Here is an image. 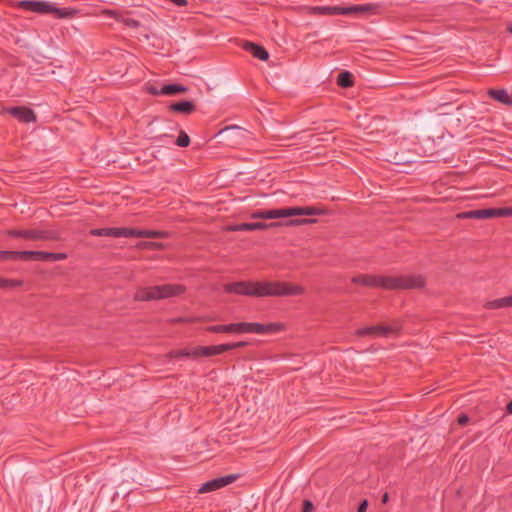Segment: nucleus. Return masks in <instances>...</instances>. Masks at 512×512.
I'll use <instances>...</instances> for the list:
<instances>
[{
	"instance_id": "obj_1",
	"label": "nucleus",
	"mask_w": 512,
	"mask_h": 512,
	"mask_svg": "<svg viewBox=\"0 0 512 512\" xmlns=\"http://www.w3.org/2000/svg\"><path fill=\"white\" fill-rule=\"evenodd\" d=\"M36 13L54 14L57 18H72L77 14V10L72 8H58L54 3L48 1H37Z\"/></svg>"
},
{
	"instance_id": "obj_2",
	"label": "nucleus",
	"mask_w": 512,
	"mask_h": 512,
	"mask_svg": "<svg viewBox=\"0 0 512 512\" xmlns=\"http://www.w3.org/2000/svg\"><path fill=\"white\" fill-rule=\"evenodd\" d=\"M238 478V475L231 474L223 477L215 478L204 483L198 490L199 493H207L223 488L233 483Z\"/></svg>"
},
{
	"instance_id": "obj_3",
	"label": "nucleus",
	"mask_w": 512,
	"mask_h": 512,
	"mask_svg": "<svg viewBox=\"0 0 512 512\" xmlns=\"http://www.w3.org/2000/svg\"><path fill=\"white\" fill-rule=\"evenodd\" d=\"M255 297L279 296V281L254 282Z\"/></svg>"
},
{
	"instance_id": "obj_4",
	"label": "nucleus",
	"mask_w": 512,
	"mask_h": 512,
	"mask_svg": "<svg viewBox=\"0 0 512 512\" xmlns=\"http://www.w3.org/2000/svg\"><path fill=\"white\" fill-rule=\"evenodd\" d=\"M224 289L229 293L246 295V296H255V288L253 281H241L228 283L224 286Z\"/></svg>"
},
{
	"instance_id": "obj_5",
	"label": "nucleus",
	"mask_w": 512,
	"mask_h": 512,
	"mask_svg": "<svg viewBox=\"0 0 512 512\" xmlns=\"http://www.w3.org/2000/svg\"><path fill=\"white\" fill-rule=\"evenodd\" d=\"M162 299L161 286L140 287L135 293V300L149 301Z\"/></svg>"
},
{
	"instance_id": "obj_6",
	"label": "nucleus",
	"mask_w": 512,
	"mask_h": 512,
	"mask_svg": "<svg viewBox=\"0 0 512 512\" xmlns=\"http://www.w3.org/2000/svg\"><path fill=\"white\" fill-rule=\"evenodd\" d=\"M388 330L389 329L386 328L385 323H379L357 329L356 335L370 337H388Z\"/></svg>"
},
{
	"instance_id": "obj_7",
	"label": "nucleus",
	"mask_w": 512,
	"mask_h": 512,
	"mask_svg": "<svg viewBox=\"0 0 512 512\" xmlns=\"http://www.w3.org/2000/svg\"><path fill=\"white\" fill-rule=\"evenodd\" d=\"M280 223H270L265 224L261 222L257 223H244L240 225H228L225 227L226 231H245V230H261V229H268V228H275L278 227Z\"/></svg>"
},
{
	"instance_id": "obj_8",
	"label": "nucleus",
	"mask_w": 512,
	"mask_h": 512,
	"mask_svg": "<svg viewBox=\"0 0 512 512\" xmlns=\"http://www.w3.org/2000/svg\"><path fill=\"white\" fill-rule=\"evenodd\" d=\"M304 292L305 288L301 285L279 281V296H298Z\"/></svg>"
},
{
	"instance_id": "obj_9",
	"label": "nucleus",
	"mask_w": 512,
	"mask_h": 512,
	"mask_svg": "<svg viewBox=\"0 0 512 512\" xmlns=\"http://www.w3.org/2000/svg\"><path fill=\"white\" fill-rule=\"evenodd\" d=\"M6 111L14 117H16L21 122L29 123L35 121L36 119L34 112L28 108L13 107L6 109Z\"/></svg>"
},
{
	"instance_id": "obj_10",
	"label": "nucleus",
	"mask_w": 512,
	"mask_h": 512,
	"mask_svg": "<svg viewBox=\"0 0 512 512\" xmlns=\"http://www.w3.org/2000/svg\"><path fill=\"white\" fill-rule=\"evenodd\" d=\"M425 281L421 275L401 276V289L422 288Z\"/></svg>"
},
{
	"instance_id": "obj_11",
	"label": "nucleus",
	"mask_w": 512,
	"mask_h": 512,
	"mask_svg": "<svg viewBox=\"0 0 512 512\" xmlns=\"http://www.w3.org/2000/svg\"><path fill=\"white\" fill-rule=\"evenodd\" d=\"M91 234L95 236L129 237V229L124 228H103L93 229Z\"/></svg>"
},
{
	"instance_id": "obj_12",
	"label": "nucleus",
	"mask_w": 512,
	"mask_h": 512,
	"mask_svg": "<svg viewBox=\"0 0 512 512\" xmlns=\"http://www.w3.org/2000/svg\"><path fill=\"white\" fill-rule=\"evenodd\" d=\"M376 5H355L348 8H342L341 14L344 15H358V14H370L375 13Z\"/></svg>"
},
{
	"instance_id": "obj_13",
	"label": "nucleus",
	"mask_w": 512,
	"mask_h": 512,
	"mask_svg": "<svg viewBox=\"0 0 512 512\" xmlns=\"http://www.w3.org/2000/svg\"><path fill=\"white\" fill-rule=\"evenodd\" d=\"M243 48L246 51L252 53L254 57L259 58L260 60L266 61L269 58L268 52L262 46H259L257 44L245 42L243 44Z\"/></svg>"
},
{
	"instance_id": "obj_14",
	"label": "nucleus",
	"mask_w": 512,
	"mask_h": 512,
	"mask_svg": "<svg viewBox=\"0 0 512 512\" xmlns=\"http://www.w3.org/2000/svg\"><path fill=\"white\" fill-rule=\"evenodd\" d=\"M377 287L401 289V276L378 277Z\"/></svg>"
},
{
	"instance_id": "obj_15",
	"label": "nucleus",
	"mask_w": 512,
	"mask_h": 512,
	"mask_svg": "<svg viewBox=\"0 0 512 512\" xmlns=\"http://www.w3.org/2000/svg\"><path fill=\"white\" fill-rule=\"evenodd\" d=\"M162 299L175 297L185 292V287L180 284H167L161 286Z\"/></svg>"
},
{
	"instance_id": "obj_16",
	"label": "nucleus",
	"mask_w": 512,
	"mask_h": 512,
	"mask_svg": "<svg viewBox=\"0 0 512 512\" xmlns=\"http://www.w3.org/2000/svg\"><path fill=\"white\" fill-rule=\"evenodd\" d=\"M9 234L12 236L22 237L30 240L42 239L45 237L41 231L33 229L12 230L9 232Z\"/></svg>"
},
{
	"instance_id": "obj_17",
	"label": "nucleus",
	"mask_w": 512,
	"mask_h": 512,
	"mask_svg": "<svg viewBox=\"0 0 512 512\" xmlns=\"http://www.w3.org/2000/svg\"><path fill=\"white\" fill-rule=\"evenodd\" d=\"M293 216H312V215H323L326 213V210L317 208V207H292Z\"/></svg>"
},
{
	"instance_id": "obj_18",
	"label": "nucleus",
	"mask_w": 512,
	"mask_h": 512,
	"mask_svg": "<svg viewBox=\"0 0 512 512\" xmlns=\"http://www.w3.org/2000/svg\"><path fill=\"white\" fill-rule=\"evenodd\" d=\"M457 217L458 218L485 219V218H492L493 217V212H492V209L468 211V212L459 213L457 215Z\"/></svg>"
},
{
	"instance_id": "obj_19",
	"label": "nucleus",
	"mask_w": 512,
	"mask_h": 512,
	"mask_svg": "<svg viewBox=\"0 0 512 512\" xmlns=\"http://www.w3.org/2000/svg\"><path fill=\"white\" fill-rule=\"evenodd\" d=\"M129 236L147 237V238H162L166 237V233L156 230H136L129 229Z\"/></svg>"
},
{
	"instance_id": "obj_20",
	"label": "nucleus",
	"mask_w": 512,
	"mask_h": 512,
	"mask_svg": "<svg viewBox=\"0 0 512 512\" xmlns=\"http://www.w3.org/2000/svg\"><path fill=\"white\" fill-rule=\"evenodd\" d=\"M488 94L495 99L496 101L505 104V105H512V97L508 94L506 90H496L491 89L489 90Z\"/></svg>"
},
{
	"instance_id": "obj_21",
	"label": "nucleus",
	"mask_w": 512,
	"mask_h": 512,
	"mask_svg": "<svg viewBox=\"0 0 512 512\" xmlns=\"http://www.w3.org/2000/svg\"><path fill=\"white\" fill-rule=\"evenodd\" d=\"M19 258L23 260L47 261L48 253L42 251H23L19 252Z\"/></svg>"
},
{
	"instance_id": "obj_22",
	"label": "nucleus",
	"mask_w": 512,
	"mask_h": 512,
	"mask_svg": "<svg viewBox=\"0 0 512 512\" xmlns=\"http://www.w3.org/2000/svg\"><path fill=\"white\" fill-rule=\"evenodd\" d=\"M485 307L487 309H500V308H505V307H512V295L503 297L500 299L488 301L485 304Z\"/></svg>"
},
{
	"instance_id": "obj_23",
	"label": "nucleus",
	"mask_w": 512,
	"mask_h": 512,
	"mask_svg": "<svg viewBox=\"0 0 512 512\" xmlns=\"http://www.w3.org/2000/svg\"><path fill=\"white\" fill-rule=\"evenodd\" d=\"M268 219L293 217L292 207L267 210Z\"/></svg>"
},
{
	"instance_id": "obj_24",
	"label": "nucleus",
	"mask_w": 512,
	"mask_h": 512,
	"mask_svg": "<svg viewBox=\"0 0 512 512\" xmlns=\"http://www.w3.org/2000/svg\"><path fill=\"white\" fill-rule=\"evenodd\" d=\"M103 14H106V15H109V16L115 18L117 21L124 23L128 27L137 28L139 26L138 21L129 19V18H124L115 11L105 10V11H103Z\"/></svg>"
},
{
	"instance_id": "obj_25",
	"label": "nucleus",
	"mask_w": 512,
	"mask_h": 512,
	"mask_svg": "<svg viewBox=\"0 0 512 512\" xmlns=\"http://www.w3.org/2000/svg\"><path fill=\"white\" fill-rule=\"evenodd\" d=\"M186 88L179 84L165 85L161 89V93L164 95H175L186 92Z\"/></svg>"
},
{
	"instance_id": "obj_26",
	"label": "nucleus",
	"mask_w": 512,
	"mask_h": 512,
	"mask_svg": "<svg viewBox=\"0 0 512 512\" xmlns=\"http://www.w3.org/2000/svg\"><path fill=\"white\" fill-rule=\"evenodd\" d=\"M353 282L356 284H363L367 286H376L378 282V277L368 276V275H360L353 278Z\"/></svg>"
},
{
	"instance_id": "obj_27",
	"label": "nucleus",
	"mask_w": 512,
	"mask_h": 512,
	"mask_svg": "<svg viewBox=\"0 0 512 512\" xmlns=\"http://www.w3.org/2000/svg\"><path fill=\"white\" fill-rule=\"evenodd\" d=\"M171 108L177 112L190 113L194 110V105L192 102L182 101V102L173 104L171 106Z\"/></svg>"
},
{
	"instance_id": "obj_28",
	"label": "nucleus",
	"mask_w": 512,
	"mask_h": 512,
	"mask_svg": "<svg viewBox=\"0 0 512 512\" xmlns=\"http://www.w3.org/2000/svg\"><path fill=\"white\" fill-rule=\"evenodd\" d=\"M206 357H211V356H214V355H219V354H222L226 351H229V346H227V344H220V345H215V346H207L206 347Z\"/></svg>"
},
{
	"instance_id": "obj_29",
	"label": "nucleus",
	"mask_w": 512,
	"mask_h": 512,
	"mask_svg": "<svg viewBox=\"0 0 512 512\" xmlns=\"http://www.w3.org/2000/svg\"><path fill=\"white\" fill-rule=\"evenodd\" d=\"M244 333L264 334L263 324H260V323H245Z\"/></svg>"
},
{
	"instance_id": "obj_30",
	"label": "nucleus",
	"mask_w": 512,
	"mask_h": 512,
	"mask_svg": "<svg viewBox=\"0 0 512 512\" xmlns=\"http://www.w3.org/2000/svg\"><path fill=\"white\" fill-rule=\"evenodd\" d=\"M182 357H190V350H187V349L174 350L165 355V358H167L169 361L172 359H178V358H182Z\"/></svg>"
},
{
	"instance_id": "obj_31",
	"label": "nucleus",
	"mask_w": 512,
	"mask_h": 512,
	"mask_svg": "<svg viewBox=\"0 0 512 512\" xmlns=\"http://www.w3.org/2000/svg\"><path fill=\"white\" fill-rule=\"evenodd\" d=\"M337 83L342 87H350L352 85V75L349 72L340 73Z\"/></svg>"
},
{
	"instance_id": "obj_32",
	"label": "nucleus",
	"mask_w": 512,
	"mask_h": 512,
	"mask_svg": "<svg viewBox=\"0 0 512 512\" xmlns=\"http://www.w3.org/2000/svg\"><path fill=\"white\" fill-rule=\"evenodd\" d=\"M341 10L342 8L339 7H316L313 9L314 12L327 15L341 14Z\"/></svg>"
},
{
	"instance_id": "obj_33",
	"label": "nucleus",
	"mask_w": 512,
	"mask_h": 512,
	"mask_svg": "<svg viewBox=\"0 0 512 512\" xmlns=\"http://www.w3.org/2000/svg\"><path fill=\"white\" fill-rule=\"evenodd\" d=\"M264 334H273L280 332L284 329V326L280 323H269L267 325L263 324Z\"/></svg>"
},
{
	"instance_id": "obj_34",
	"label": "nucleus",
	"mask_w": 512,
	"mask_h": 512,
	"mask_svg": "<svg viewBox=\"0 0 512 512\" xmlns=\"http://www.w3.org/2000/svg\"><path fill=\"white\" fill-rule=\"evenodd\" d=\"M385 324H386V328L389 329L388 337H391L393 335H398L400 333L401 325L398 321H392V322L385 323Z\"/></svg>"
},
{
	"instance_id": "obj_35",
	"label": "nucleus",
	"mask_w": 512,
	"mask_h": 512,
	"mask_svg": "<svg viewBox=\"0 0 512 512\" xmlns=\"http://www.w3.org/2000/svg\"><path fill=\"white\" fill-rule=\"evenodd\" d=\"M17 6L28 11L36 13L37 1L23 0L17 3Z\"/></svg>"
},
{
	"instance_id": "obj_36",
	"label": "nucleus",
	"mask_w": 512,
	"mask_h": 512,
	"mask_svg": "<svg viewBox=\"0 0 512 512\" xmlns=\"http://www.w3.org/2000/svg\"><path fill=\"white\" fill-rule=\"evenodd\" d=\"M17 6L28 11L36 13L37 1L23 0L17 3Z\"/></svg>"
},
{
	"instance_id": "obj_37",
	"label": "nucleus",
	"mask_w": 512,
	"mask_h": 512,
	"mask_svg": "<svg viewBox=\"0 0 512 512\" xmlns=\"http://www.w3.org/2000/svg\"><path fill=\"white\" fill-rule=\"evenodd\" d=\"M245 322L226 325L227 333H244Z\"/></svg>"
},
{
	"instance_id": "obj_38",
	"label": "nucleus",
	"mask_w": 512,
	"mask_h": 512,
	"mask_svg": "<svg viewBox=\"0 0 512 512\" xmlns=\"http://www.w3.org/2000/svg\"><path fill=\"white\" fill-rule=\"evenodd\" d=\"M22 285V281L14 279L0 278V287H18Z\"/></svg>"
},
{
	"instance_id": "obj_39",
	"label": "nucleus",
	"mask_w": 512,
	"mask_h": 512,
	"mask_svg": "<svg viewBox=\"0 0 512 512\" xmlns=\"http://www.w3.org/2000/svg\"><path fill=\"white\" fill-rule=\"evenodd\" d=\"M315 222H316L315 219H295V220H289L288 222L285 223V225L299 226V225H306V224H311V223H315Z\"/></svg>"
},
{
	"instance_id": "obj_40",
	"label": "nucleus",
	"mask_w": 512,
	"mask_h": 512,
	"mask_svg": "<svg viewBox=\"0 0 512 512\" xmlns=\"http://www.w3.org/2000/svg\"><path fill=\"white\" fill-rule=\"evenodd\" d=\"M493 217L512 216V208L492 209Z\"/></svg>"
},
{
	"instance_id": "obj_41",
	"label": "nucleus",
	"mask_w": 512,
	"mask_h": 512,
	"mask_svg": "<svg viewBox=\"0 0 512 512\" xmlns=\"http://www.w3.org/2000/svg\"><path fill=\"white\" fill-rule=\"evenodd\" d=\"M176 143L180 147H187L190 143V138L185 132L181 131Z\"/></svg>"
},
{
	"instance_id": "obj_42",
	"label": "nucleus",
	"mask_w": 512,
	"mask_h": 512,
	"mask_svg": "<svg viewBox=\"0 0 512 512\" xmlns=\"http://www.w3.org/2000/svg\"><path fill=\"white\" fill-rule=\"evenodd\" d=\"M206 347H195L190 350V357L198 358V357H206Z\"/></svg>"
},
{
	"instance_id": "obj_43",
	"label": "nucleus",
	"mask_w": 512,
	"mask_h": 512,
	"mask_svg": "<svg viewBox=\"0 0 512 512\" xmlns=\"http://www.w3.org/2000/svg\"><path fill=\"white\" fill-rule=\"evenodd\" d=\"M19 258V252L0 251V260Z\"/></svg>"
},
{
	"instance_id": "obj_44",
	"label": "nucleus",
	"mask_w": 512,
	"mask_h": 512,
	"mask_svg": "<svg viewBox=\"0 0 512 512\" xmlns=\"http://www.w3.org/2000/svg\"><path fill=\"white\" fill-rule=\"evenodd\" d=\"M67 255L64 253H48L49 262L60 261L66 259Z\"/></svg>"
},
{
	"instance_id": "obj_45",
	"label": "nucleus",
	"mask_w": 512,
	"mask_h": 512,
	"mask_svg": "<svg viewBox=\"0 0 512 512\" xmlns=\"http://www.w3.org/2000/svg\"><path fill=\"white\" fill-rule=\"evenodd\" d=\"M208 331L214 333H227L226 325H216L208 328Z\"/></svg>"
},
{
	"instance_id": "obj_46",
	"label": "nucleus",
	"mask_w": 512,
	"mask_h": 512,
	"mask_svg": "<svg viewBox=\"0 0 512 512\" xmlns=\"http://www.w3.org/2000/svg\"><path fill=\"white\" fill-rule=\"evenodd\" d=\"M251 218H253V219H268L267 210L254 212L251 214Z\"/></svg>"
},
{
	"instance_id": "obj_47",
	"label": "nucleus",
	"mask_w": 512,
	"mask_h": 512,
	"mask_svg": "<svg viewBox=\"0 0 512 512\" xmlns=\"http://www.w3.org/2000/svg\"><path fill=\"white\" fill-rule=\"evenodd\" d=\"M143 248H150V249H160L162 248V244L153 243V242H143L140 244Z\"/></svg>"
},
{
	"instance_id": "obj_48",
	"label": "nucleus",
	"mask_w": 512,
	"mask_h": 512,
	"mask_svg": "<svg viewBox=\"0 0 512 512\" xmlns=\"http://www.w3.org/2000/svg\"><path fill=\"white\" fill-rule=\"evenodd\" d=\"M234 134L235 136L243 134V131L238 128H226L225 130L221 131V134Z\"/></svg>"
},
{
	"instance_id": "obj_49",
	"label": "nucleus",
	"mask_w": 512,
	"mask_h": 512,
	"mask_svg": "<svg viewBox=\"0 0 512 512\" xmlns=\"http://www.w3.org/2000/svg\"><path fill=\"white\" fill-rule=\"evenodd\" d=\"M246 345H248V343L245 342V341L236 342V343H228L227 344V346H229V350L235 349V348H241V347H244Z\"/></svg>"
},
{
	"instance_id": "obj_50",
	"label": "nucleus",
	"mask_w": 512,
	"mask_h": 512,
	"mask_svg": "<svg viewBox=\"0 0 512 512\" xmlns=\"http://www.w3.org/2000/svg\"><path fill=\"white\" fill-rule=\"evenodd\" d=\"M368 507V501L366 499L362 500L358 506V512H366Z\"/></svg>"
},
{
	"instance_id": "obj_51",
	"label": "nucleus",
	"mask_w": 512,
	"mask_h": 512,
	"mask_svg": "<svg viewBox=\"0 0 512 512\" xmlns=\"http://www.w3.org/2000/svg\"><path fill=\"white\" fill-rule=\"evenodd\" d=\"M314 509L313 504L310 501H305L303 506V512H312Z\"/></svg>"
},
{
	"instance_id": "obj_52",
	"label": "nucleus",
	"mask_w": 512,
	"mask_h": 512,
	"mask_svg": "<svg viewBox=\"0 0 512 512\" xmlns=\"http://www.w3.org/2000/svg\"><path fill=\"white\" fill-rule=\"evenodd\" d=\"M470 418H458V424L460 426H465L469 423Z\"/></svg>"
},
{
	"instance_id": "obj_53",
	"label": "nucleus",
	"mask_w": 512,
	"mask_h": 512,
	"mask_svg": "<svg viewBox=\"0 0 512 512\" xmlns=\"http://www.w3.org/2000/svg\"><path fill=\"white\" fill-rule=\"evenodd\" d=\"M177 6H185L187 4L186 0H171Z\"/></svg>"
},
{
	"instance_id": "obj_54",
	"label": "nucleus",
	"mask_w": 512,
	"mask_h": 512,
	"mask_svg": "<svg viewBox=\"0 0 512 512\" xmlns=\"http://www.w3.org/2000/svg\"><path fill=\"white\" fill-rule=\"evenodd\" d=\"M149 92L153 95H158V94H162L161 93V90L159 91L158 89L154 88V87H150L149 89Z\"/></svg>"
},
{
	"instance_id": "obj_55",
	"label": "nucleus",
	"mask_w": 512,
	"mask_h": 512,
	"mask_svg": "<svg viewBox=\"0 0 512 512\" xmlns=\"http://www.w3.org/2000/svg\"><path fill=\"white\" fill-rule=\"evenodd\" d=\"M506 412L512 414V400L507 404Z\"/></svg>"
},
{
	"instance_id": "obj_56",
	"label": "nucleus",
	"mask_w": 512,
	"mask_h": 512,
	"mask_svg": "<svg viewBox=\"0 0 512 512\" xmlns=\"http://www.w3.org/2000/svg\"><path fill=\"white\" fill-rule=\"evenodd\" d=\"M389 501V495L388 493H384L382 496V503L386 504Z\"/></svg>"
},
{
	"instance_id": "obj_57",
	"label": "nucleus",
	"mask_w": 512,
	"mask_h": 512,
	"mask_svg": "<svg viewBox=\"0 0 512 512\" xmlns=\"http://www.w3.org/2000/svg\"><path fill=\"white\" fill-rule=\"evenodd\" d=\"M507 30L512 33V20L507 23Z\"/></svg>"
}]
</instances>
